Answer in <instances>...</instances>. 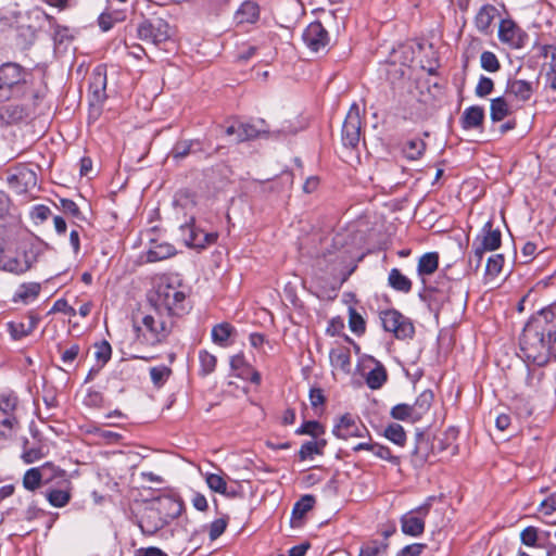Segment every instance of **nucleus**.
<instances>
[{
  "label": "nucleus",
  "mask_w": 556,
  "mask_h": 556,
  "mask_svg": "<svg viewBox=\"0 0 556 556\" xmlns=\"http://www.w3.org/2000/svg\"><path fill=\"white\" fill-rule=\"evenodd\" d=\"M475 241L481 250L495 251L501 247L502 233L498 229L493 228V222L490 219L483 225L481 236L477 237Z\"/></svg>",
  "instance_id": "nucleus-14"
},
{
  "label": "nucleus",
  "mask_w": 556,
  "mask_h": 556,
  "mask_svg": "<svg viewBox=\"0 0 556 556\" xmlns=\"http://www.w3.org/2000/svg\"><path fill=\"white\" fill-rule=\"evenodd\" d=\"M388 282L396 291L408 293L412 290V281L397 268H392L389 273Z\"/></svg>",
  "instance_id": "nucleus-29"
},
{
  "label": "nucleus",
  "mask_w": 556,
  "mask_h": 556,
  "mask_svg": "<svg viewBox=\"0 0 556 556\" xmlns=\"http://www.w3.org/2000/svg\"><path fill=\"white\" fill-rule=\"evenodd\" d=\"M67 488L66 489H52L47 492V500L53 507H64L66 506L71 501V489H70V482L66 481Z\"/></svg>",
  "instance_id": "nucleus-28"
},
{
  "label": "nucleus",
  "mask_w": 556,
  "mask_h": 556,
  "mask_svg": "<svg viewBox=\"0 0 556 556\" xmlns=\"http://www.w3.org/2000/svg\"><path fill=\"white\" fill-rule=\"evenodd\" d=\"M519 344L525 357L539 366L556 358V302L527 323Z\"/></svg>",
  "instance_id": "nucleus-1"
},
{
  "label": "nucleus",
  "mask_w": 556,
  "mask_h": 556,
  "mask_svg": "<svg viewBox=\"0 0 556 556\" xmlns=\"http://www.w3.org/2000/svg\"><path fill=\"white\" fill-rule=\"evenodd\" d=\"M20 428V420L17 415H1L0 414V438H11Z\"/></svg>",
  "instance_id": "nucleus-34"
},
{
  "label": "nucleus",
  "mask_w": 556,
  "mask_h": 556,
  "mask_svg": "<svg viewBox=\"0 0 556 556\" xmlns=\"http://www.w3.org/2000/svg\"><path fill=\"white\" fill-rule=\"evenodd\" d=\"M60 207L65 214H70L74 217H80L81 213L78 205L70 199H60Z\"/></svg>",
  "instance_id": "nucleus-61"
},
{
  "label": "nucleus",
  "mask_w": 556,
  "mask_h": 556,
  "mask_svg": "<svg viewBox=\"0 0 556 556\" xmlns=\"http://www.w3.org/2000/svg\"><path fill=\"white\" fill-rule=\"evenodd\" d=\"M511 114V109L504 97L491 100L490 116L493 122H501Z\"/></svg>",
  "instance_id": "nucleus-26"
},
{
  "label": "nucleus",
  "mask_w": 556,
  "mask_h": 556,
  "mask_svg": "<svg viewBox=\"0 0 556 556\" xmlns=\"http://www.w3.org/2000/svg\"><path fill=\"white\" fill-rule=\"evenodd\" d=\"M199 361H200V374L202 376H207L215 370L216 364H217V359H216L215 355L208 353L207 351H200Z\"/></svg>",
  "instance_id": "nucleus-43"
},
{
  "label": "nucleus",
  "mask_w": 556,
  "mask_h": 556,
  "mask_svg": "<svg viewBox=\"0 0 556 556\" xmlns=\"http://www.w3.org/2000/svg\"><path fill=\"white\" fill-rule=\"evenodd\" d=\"M504 264V256L502 254H495L488 258L485 271L486 275L495 277L497 276Z\"/></svg>",
  "instance_id": "nucleus-49"
},
{
  "label": "nucleus",
  "mask_w": 556,
  "mask_h": 556,
  "mask_svg": "<svg viewBox=\"0 0 556 556\" xmlns=\"http://www.w3.org/2000/svg\"><path fill=\"white\" fill-rule=\"evenodd\" d=\"M302 39L305 46L315 53L325 51L329 45L330 37L327 29L320 22L311 23L303 31Z\"/></svg>",
  "instance_id": "nucleus-12"
},
{
  "label": "nucleus",
  "mask_w": 556,
  "mask_h": 556,
  "mask_svg": "<svg viewBox=\"0 0 556 556\" xmlns=\"http://www.w3.org/2000/svg\"><path fill=\"white\" fill-rule=\"evenodd\" d=\"M484 121V110L482 106L472 105L467 108L462 117L460 124L464 129H476L482 126Z\"/></svg>",
  "instance_id": "nucleus-19"
},
{
  "label": "nucleus",
  "mask_w": 556,
  "mask_h": 556,
  "mask_svg": "<svg viewBox=\"0 0 556 556\" xmlns=\"http://www.w3.org/2000/svg\"><path fill=\"white\" fill-rule=\"evenodd\" d=\"M156 515H157L156 511L150 510L141 517L138 526L143 534L153 535L162 527L161 522H155V523L151 522V520L154 517H156Z\"/></svg>",
  "instance_id": "nucleus-42"
},
{
  "label": "nucleus",
  "mask_w": 556,
  "mask_h": 556,
  "mask_svg": "<svg viewBox=\"0 0 556 556\" xmlns=\"http://www.w3.org/2000/svg\"><path fill=\"white\" fill-rule=\"evenodd\" d=\"M315 504V497L313 495H304L302 496L293 506L292 517L301 519L305 516L307 511H309Z\"/></svg>",
  "instance_id": "nucleus-39"
},
{
  "label": "nucleus",
  "mask_w": 556,
  "mask_h": 556,
  "mask_svg": "<svg viewBox=\"0 0 556 556\" xmlns=\"http://www.w3.org/2000/svg\"><path fill=\"white\" fill-rule=\"evenodd\" d=\"M228 525V517H222L214 520L210 525L208 536L211 541L217 540L226 530Z\"/></svg>",
  "instance_id": "nucleus-50"
},
{
  "label": "nucleus",
  "mask_w": 556,
  "mask_h": 556,
  "mask_svg": "<svg viewBox=\"0 0 556 556\" xmlns=\"http://www.w3.org/2000/svg\"><path fill=\"white\" fill-rule=\"evenodd\" d=\"M497 9L492 4L482 5L475 16V25L480 33L486 34L497 16Z\"/></svg>",
  "instance_id": "nucleus-18"
},
{
  "label": "nucleus",
  "mask_w": 556,
  "mask_h": 556,
  "mask_svg": "<svg viewBox=\"0 0 556 556\" xmlns=\"http://www.w3.org/2000/svg\"><path fill=\"white\" fill-rule=\"evenodd\" d=\"M439 266V255L435 252H429L424 254L417 266V271L420 276H428L433 274Z\"/></svg>",
  "instance_id": "nucleus-31"
},
{
  "label": "nucleus",
  "mask_w": 556,
  "mask_h": 556,
  "mask_svg": "<svg viewBox=\"0 0 556 556\" xmlns=\"http://www.w3.org/2000/svg\"><path fill=\"white\" fill-rule=\"evenodd\" d=\"M540 53L545 59L551 58L548 70L546 71V86L556 90V47L551 45L542 46Z\"/></svg>",
  "instance_id": "nucleus-22"
},
{
  "label": "nucleus",
  "mask_w": 556,
  "mask_h": 556,
  "mask_svg": "<svg viewBox=\"0 0 556 556\" xmlns=\"http://www.w3.org/2000/svg\"><path fill=\"white\" fill-rule=\"evenodd\" d=\"M324 432L323 426L318 421H306L298 430V434H308L314 438Z\"/></svg>",
  "instance_id": "nucleus-51"
},
{
  "label": "nucleus",
  "mask_w": 556,
  "mask_h": 556,
  "mask_svg": "<svg viewBox=\"0 0 556 556\" xmlns=\"http://www.w3.org/2000/svg\"><path fill=\"white\" fill-rule=\"evenodd\" d=\"M384 437L392 443L404 446L406 443V433L404 428L399 424H391L384 430Z\"/></svg>",
  "instance_id": "nucleus-38"
},
{
  "label": "nucleus",
  "mask_w": 556,
  "mask_h": 556,
  "mask_svg": "<svg viewBox=\"0 0 556 556\" xmlns=\"http://www.w3.org/2000/svg\"><path fill=\"white\" fill-rule=\"evenodd\" d=\"M180 236L187 247L194 249H204L206 245L217 240V233L205 232L195 226L193 217L188 223L180 226Z\"/></svg>",
  "instance_id": "nucleus-11"
},
{
  "label": "nucleus",
  "mask_w": 556,
  "mask_h": 556,
  "mask_svg": "<svg viewBox=\"0 0 556 556\" xmlns=\"http://www.w3.org/2000/svg\"><path fill=\"white\" fill-rule=\"evenodd\" d=\"M433 399L434 395L431 390H425L417 396L414 404H412L415 420L419 421L429 412Z\"/></svg>",
  "instance_id": "nucleus-23"
},
{
  "label": "nucleus",
  "mask_w": 556,
  "mask_h": 556,
  "mask_svg": "<svg viewBox=\"0 0 556 556\" xmlns=\"http://www.w3.org/2000/svg\"><path fill=\"white\" fill-rule=\"evenodd\" d=\"M9 210L8 198L0 193V237H5L7 233V213Z\"/></svg>",
  "instance_id": "nucleus-56"
},
{
  "label": "nucleus",
  "mask_w": 556,
  "mask_h": 556,
  "mask_svg": "<svg viewBox=\"0 0 556 556\" xmlns=\"http://www.w3.org/2000/svg\"><path fill=\"white\" fill-rule=\"evenodd\" d=\"M125 18L126 13L124 11H106L99 16L98 24L103 31H108L116 23L123 22Z\"/></svg>",
  "instance_id": "nucleus-33"
},
{
  "label": "nucleus",
  "mask_w": 556,
  "mask_h": 556,
  "mask_svg": "<svg viewBox=\"0 0 556 556\" xmlns=\"http://www.w3.org/2000/svg\"><path fill=\"white\" fill-rule=\"evenodd\" d=\"M362 132V121L359 106L353 103L345 116L342 126V143L348 148L357 147Z\"/></svg>",
  "instance_id": "nucleus-10"
},
{
  "label": "nucleus",
  "mask_w": 556,
  "mask_h": 556,
  "mask_svg": "<svg viewBox=\"0 0 556 556\" xmlns=\"http://www.w3.org/2000/svg\"><path fill=\"white\" fill-rule=\"evenodd\" d=\"M192 147V141H179L175 144V147L172 150V155L174 159L179 160L186 157Z\"/></svg>",
  "instance_id": "nucleus-58"
},
{
  "label": "nucleus",
  "mask_w": 556,
  "mask_h": 556,
  "mask_svg": "<svg viewBox=\"0 0 556 556\" xmlns=\"http://www.w3.org/2000/svg\"><path fill=\"white\" fill-rule=\"evenodd\" d=\"M382 327L386 331L393 333L399 340L410 339L415 328L409 318L396 309H387L380 313Z\"/></svg>",
  "instance_id": "nucleus-6"
},
{
  "label": "nucleus",
  "mask_w": 556,
  "mask_h": 556,
  "mask_svg": "<svg viewBox=\"0 0 556 556\" xmlns=\"http://www.w3.org/2000/svg\"><path fill=\"white\" fill-rule=\"evenodd\" d=\"M485 250H481L479 245H477V241L473 242V250L471 255L469 256V265L478 270L481 266Z\"/></svg>",
  "instance_id": "nucleus-60"
},
{
  "label": "nucleus",
  "mask_w": 556,
  "mask_h": 556,
  "mask_svg": "<svg viewBox=\"0 0 556 556\" xmlns=\"http://www.w3.org/2000/svg\"><path fill=\"white\" fill-rule=\"evenodd\" d=\"M50 215H51L50 208L43 204L35 205L30 211V217L36 223H43L45 220H47L49 218Z\"/></svg>",
  "instance_id": "nucleus-57"
},
{
  "label": "nucleus",
  "mask_w": 556,
  "mask_h": 556,
  "mask_svg": "<svg viewBox=\"0 0 556 556\" xmlns=\"http://www.w3.org/2000/svg\"><path fill=\"white\" fill-rule=\"evenodd\" d=\"M96 433L100 439L110 444L117 443L123 438L122 434L117 432L104 429H97Z\"/></svg>",
  "instance_id": "nucleus-62"
},
{
  "label": "nucleus",
  "mask_w": 556,
  "mask_h": 556,
  "mask_svg": "<svg viewBox=\"0 0 556 556\" xmlns=\"http://www.w3.org/2000/svg\"><path fill=\"white\" fill-rule=\"evenodd\" d=\"M169 30L168 23L161 17L146 20L137 28L139 39L153 45H160L169 39Z\"/></svg>",
  "instance_id": "nucleus-7"
},
{
  "label": "nucleus",
  "mask_w": 556,
  "mask_h": 556,
  "mask_svg": "<svg viewBox=\"0 0 556 556\" xmlns=\"http://www.w3.org/2000/svg\"><path fill=\"white\" fill-rule=\"evenodd\" d=\"M260 17V7L256 2L245 1L236 12V18L239 23H254Z\"/></svg>",
  "instance_id": "nucleus-25"
},
{
  "label": "nucleus",
  "mask_w": 556,
  "mask_h": 556,
  "mask_svg": "<svg viewBox=\"0 0 556 556\" xmlns=\"http://www.w3.org/2000/svg\"><path fill=\"white\" fill-rule=\"evenodd\" d=\"M534 91L533 83L523 79H511L508 80L506 87V94L513 96L517 100L526 102L528 101Z\"/></svg>",
  "instance_id": "nucleus-16"
},
{
  "label": "nucleus",
  "mask_w": 556,
  "mask_h": 556,
  "mask_svg": "<svg viewBox=\"0 0 556 556\" xmlns=\"http://www.w3.org/2000/svg\"><path fill=\"white\" fill-rule=\"evenodd\" d=\"M18 397L12 392H4L0 394V414L1 415H17Z\"/></svg>",
  "instance_id": "nucleus-35"
},
{
  "label": "nucleus",
  "mask_w": 556,
  "mask_h": 556,
  "mask_svg": "<svg viewBox=\"0 0 556 556\" xmlns=\"http://www.w3.org/2000/svg\"><path fill=\"white\" fill-rule=\"evenodd\" d=\"M349 325L351 331L357 334L363 333L366 328L363 317L354 309H350Z\"/></svg>",
  "instance_id": "nucleus-54"
},
{
  "label": "nucleus",
  "mask_w": 556,
  "mask_h": 556,
  "mask_svg": "<svg viewBox=\"0 0 556 556\" xmlns=\"http://www.w3.org/2000/svg\"><path fill=\"white\" fill-rule=\"evenodd\" d=\"M233 331V327L228 323L218 324L212 329V339L215 343L224 345Z\"/></svg>",
  "instance_id": "nucleus-41"
},
{
  "label": "nucleus",
  "mask_w": 556,
  "mask_h": 556,
  "mask_svg": "<svg viewBox=\"0 0 556 556\" xmlns=\"http://www.w3.org/2000/svg\"><path fill=\"white\" fill-rule=\"evenodd\" d=\"M332 366L348 371L351 366V355L346 348L332 349L329 354Z\"/></svg>",
  "instance_id": "nucleus-32"
},
{
  "label": "nucleus",
  "mask_w": 556,
  "mask_h": 556,
  "mask_svg": "<svg viewBox=\"0 0 556 556\" xmlns=\"http://www.w3.org/2000/svg\"><path fill=\"white\" fill-rule=\"evenodd\" d=\"M27 71L17 63L8 62L0 66V101L8 99L13 89L26 84Z\"/></svg>",
  "instance_id": "nucleus-5"
},
{
  "label": "nucleus",
  "mask_w": 556,
  "mask_h": 556,
  "mask_svg": "<svg viewBox=\"0 0 556 556\" xmlns=\"http://www.w3.org/2000/svg\"><path fill=\"white\" fill-rule=\"evenodd\" d=\"M370 453L377 458L388 460L393 465L400 464V457L392 455L388 446L381 445L379 443H376V445H374V448L370 451Z\"/></svg>",
  "instance_id": "nucleus-48"
},
{
  "label": "nucleus",
  "mask_w": 556,
  "mask_h": 556,
  "mask_svg": "<svg viewBox=\"0 0 556 556\" xmlns=\"http://www.w3.org/2000/svg\"><path fill=\"white\" fill-rule=\"evenodd\" d=\"M90 91L97 102H102L106 98V70L105 66H97L91 75Z\"/></svg>",
  "instance_id": "nucleus-15"
},
{
  "label": "nucleus",
  "mask_w": 556,
  "mask_h": 556,
  "mask_svg": "<svg viewBox=\"0 0 556 556\" xmlns=\"http://www.w3.org/2000/svg\"><path fill=\"white\" fill-rule=\"evenodd\" d=\"M425 548V544L420 543H414L410 545L405 546L402 551L400 556H419Z\"/></svg>",
  "instance_id": "nucleus-64"
},
{
  "label": "nucleus",
  "mask_w": 556,
  "mask_h": 556,
  "mask_svg": "<svg viewBox=\"0 0 556 556\" xmlns=\"http://www.w3.org/2000/svg\"><path fill=\"white\" fill-rule=\"evenodd\" d=\"M40 289L41 287L38 282L23 283L17 288L14 294V301L29 303L38 296Z\"/></svg>",
  "instance_id": "nucleus-30"
},
{
  "label": "nucleus",
  "mask_w": 556,
  "mask_h": 556,
  "mask_svg": "<svg viewBox=\"0 0 556 556\" xmlns=\"http://www.w3.org/2000/svg\"><path fill=\"white\" fill-rule=\"evenodd\" d=\"M172 375V369L165 365L155 366L150 368L151 381L156 388H161L168 380Z\"/></svg>",
  "instance_id": "nucleus-40"
},
{
  "label": "nucleus",
  "mask_w": 556,
  "mask_h": 556,
  "mask_svg": "<svg viewBox=\"0 0 556 556\" xmlns=\"http://www.w3.org/2000/svg\"><path fill=\"white\" fill-rule=\"evenodd\" d=\"M176 254L174 245L167 242L152 241L151 247L146 252V261L149 263H155L169 258Z\"/></svg>",
  "instance_id": "nucleus-17"
},
{
  "label": "nucleus",
  "mask_w": 556,
  "mask_h": 556,
  "mask_svg": "<svg viewBox=\"0 0 556 556\" xmlns=\"http://www.w3.org/2000/svg\"><path fill=\"white\" fill-rule=\"evenodd\" d=\"M332 433L341 440H349L353 438H365L368 435V429L362 420L351 414H344L334 424Z\"/></svg>",
  "instance_id": "nucleus-9"
},
{
  "label": "nucleus",
  "mask_w": 556,
  "mask_h": 556,
  "mask_svg": "<svg viewBox=\"0 0 556 556\" xmlns=\"http://www.w3.org/2000/svg\"><path fill=\"white\" fill-rule=\"evenodd\" d=\"M174 326V319L165 313L157 312L152 307L141 321H135L134 328L137 339L147 345L154 346L162 343L169 336Z\"/></svg>",
  "instance_id": "nucleus-2"
},
{
  "label": "nucleus",
  "mask_w": 556,
  "mask_h": 556,
  "mask_svg": "<svg viewBox=\"0 0 556 556\" xmlns=\"http://www.w3.org/2000/svg\"><path fill=\"white\" fill-rule=\"evenodd\" d=\"M430 500L419 507L404 514L401 521L402 532L409 536H420L425 531V519L430 510Z\"/></svg>",
  "instance_id": "nucleus-8"
},
{
  "label": "nucleus",
  "mask_w": 556,
  "mask_h": 556,
  "mask_svg": "<svg viewBox=\"0 0 556 556\" xmlns=\"http://www.w3.org/2000/svg\"><path fill=\"white\" fill-rule=\"evenodd\" d=\"M390 415L392 418H394L396 420H403V421L409 420L412 422L417 421V420H415V415L413 413L412 405L404 404V403L393 406L390 412Z\"/></svg>",
  "instance_id": "nucleus-44"
},
{
  "label": "nucleus",
  "mask_w": 556,
  "mask_h": 556,
  "mask_svg": "<svg viewBox=\"0 0 556 556\" xmlns=\"http://www.w3.org/2000/svg\"><path fill=\"white\" fill-rule=\"evenodd\" d=\"M261 134V129H257L251 124H239V142L251 140L256 138Z\"/></svg>",
  "instance_id": "nucleus-52"
},
{
  "label": "nucleus",
  "mask_w": 556,
  "mask_h": 556,
  "mask_svg": "<svg viewBox=\"0 0 556 556\" xmlns=\"http://www.w3.org/2000/svg\"><path fill=\"white\" fill-rule=\"evenodd\" d=\"M481 67L490 73H495L501 68L497 56L491 51H483L480 56Z\"/></svg>",
  "instance_id": "nucleus-46"
},
{
  "label": "nucleus",
  "mask_w": 556,
  "mask_h": 556,
  "mask_svg": "<svg viewBox=\"0 0 556 556\" xmlns=\"http://www.w3.org/2000/svg\"><path fill=\"white\" fill-rule=\"evenodd\" d=\"M41 467H49V469L47 470L48 476H45L42 479L43 483H49L52 480L58 479V478H64L66 475L65 470L54 466L51 463H46Z\"/></svg>",
  "instance_id": "nucleus-59"
},
{
  "label": "nucleus",
  "mask_w": 556,
  "mask_h": 556,
  "mask_svg": "<svg viewBox=\"0 0 556 556\" xmlns=\"http://www.w3.org/2000/svg\"><path fill=\"white\" fill-rule=\"evenodd\" d=\"M205 480H206L207 486L212 491L220 493V494H227V483L222 476L216 475V473H207Z\"/></svg>",
  "instance_id": "nucleus-47"
},
{
  "label": "nucleus",
  "mask_w": 556,
  "mask_h": 556,
  "mask_svg": "<svg viewBox=\"0 0 556 556\" xmlns=\"http://www.w3.org/2000/svg\"><path fill=\"white\" fill-rule=\"evenodd\" d=\"M538 539L539 531L535 527H527L520 533V540L527 546H536Z\"/></svg>",
  "instance_id": "nucleus-55"
},
{
  "label": "nucleus",
  "mask_w": 556,
  "mask_h": 556,
  "mask_svg": "<svg viewBox=\"0 0 556 556\" xmlns=\"http://www.w3.org/2000/svg\"><path fill=\"white\" fill-rule=\"evenodd\" d=\"M3 241L4 237H0V269L9 273H26L42 253V245L39 242L25 243L12 252L3 249Z\"/></svg>",
  "instance_id": "nucleus-4"
},
{
  "label": "nucleus",
  "mask_w": 556,
  "mask_h": 556,
  "mask_svg": "<svg viewBox=\"0 0 556 556\" xmlns=\"http://www.w3.org/2000/svg\"><path fill=\"white\" fill-rule=\"evenodd\" d=\"M112 348L105 340L94 344V356L100 367H103L111 358Z\"/></svg>",
  "instance_id": "nucleus-45"
},
{
  "label": "nucleus",
  "mask_w": 556,
  "mask_h": 556,
  "mask_svg": "<svg viewBox=\"0 0 556 556\" xmlns=\"http://www.w3.org/2000/svg\"><path fill=\"white\" fill-rule=\"evenodd\" d=\"M426 150V143L421 139L408 140L403 147V153L408 160H418Z\"/></svg>",
  "instance_id": "nucleus-36"
},
{
  "label": "nucleus",
  "mask_w": 556,
  "mask_h": 556,
  "mask_svg": "<svg viewBox=\"0 0 556 556\" xmlns=\"http://www.w3.org/2000/svg\"><path fill=\"white\" fill-rule=\"evenodd\" d=\"M149 301L157 312L165 313L172 318L181 316L187 311L186 293L179 286L170 283L166 277L160 279Z\"/></svg>",
  "instance_id": "nucleus-3"
},
{
  "label": "nucleus",
  "mask_w": 556,
  "mask_h": 556,
  "mask_svg": "<svg viewBox=\"0 0 556 556\" xmlns=\"http://www.w3.org/2000/svg\"><path fill=\"white\" fill-rule=\"evenodd\" d=\"M326 445L325 440L320 441H307L302 444L299 456L301 460H305L307 458H312L314 455L321 454L323 448Z\"/></svg>",
  "instance_id": "nucleus-37"
},
{
  "label": "nucleus",
  "mask_w": 556,
  "mask_h": 556,
  "mask_svg": "<svg viewBox=\"0 0 556 556\" xmlns=\"http://www.w3.org/2000/svg\"><path fill=\"white\" fill-rule=\"evenodd\" d=\"M498 39L510 48H522L527 40L526 33L510 20H503L498 27Z\"/></svg>",
  "instance_id": "nucleus-13"
},
{
  "label": "nucleus",
  "mask_w": 556,
  "mask_h": 556,
  "mask_svg": "<svg viewBox=\"0 0 556 556\" xmlns=\"http://www.w3.org/2000/svg\"><path fill=\"white\" fill-rule=\"evenodd\" d=\"M493 89H494L493 80L486 76H481L476 86L475 92L478 97L483 98V97L490 94L493 91Z\"/></svg>",
  "instance_id": "nucleus-53"
},
{
  "label": "nucleus",
  "mask_w": 556,
  "mask_h": 556,
  "mask_svg": "<svg viewBox=\"0 0 556 556\" xmlns=\"http://www.w3.org/2000/svg\"><path fill=\"white\" fill-rule=\"evenodd\" d=\"M39 320H40V318L38 316L30 314L26 318V321L10 323L9 324L10 333L16 340L22 339V338L30 334L34 331V329L37 327Z\"/></svg>",
  "instance_id": "nucleus-21"
},
{
  "label": "nucleus",
  "mask_w": 556,
  "mask_h": 556,
  "mask_svg": "<svg viewBox=\"0 0 556 556\" xmlns=\"http://www.w3.org/2000/svg\"><path fill=\"white\" fill-rule=\"evenodd\" d=\"M79 345L73 344L68 349L62 352L61 359L65 364L73 363L79 354Z\"/></svg>",
  "instance_id": "nucleus-63"
},
{
  "label": "nucleus",
  "mask_w": 556,
  "mask_h": 556,
  "mask_svg": "<svg viewBox=\"0 0 556 556\" xmlns=\"http://www.w3.org/2000/svg\"><path fill=\"white\" fill-rule=\"evenodd\" d=\"M371 361L375 366L365 375V381L369 389L378 390L386 383L388 374L380 362L375 361L374 358Z\"/></svg>",
  "instance_id": "nucleus-20"
},
{
  "label": "nucleus",
  "mask_w": 556,
  "mask_h": 556,
  "mask_svg": "<svg viewBox=\"0 0 556 556\" xmlns=\"http://www.w3.org/2000/svg\"><path fill=\"white\" fill-rule=\"evenodd\" d=\"M48 469L49 467H35L28 469L23 477V486L28 491L37 490L41 483H43V477L48 476Z\"/></svg>",
  "instance_id": "nucleus-24"
},
{
  "label": "nucleus",
  "mask_w": 556,
  "mask_h": 556,
  "mask_svg": "<svg viewBox=\"0 0 556 556\" xmlns=\"http://www.w3.org/2000/svg\"><path fill=\"white\" fill-rule=\"evenodd\" d=\"M25 115V109L18 104L9 103L0 108V118L8 124L17 123L22 121Z\"/></svg>",
  "instance_id": "nucleus-27"
}]
</instances>
